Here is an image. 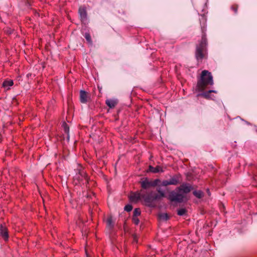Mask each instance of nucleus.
<instances>
[{
  "label": "nucleus",
  "mask_w": 257,
  "mask_h": 257,
  "mask_svg": "<svg viewBox=\"0 0 257 257\" xmlns=\"http://www.w3.org/2000/svg\"><path fill=\"white\" fill-rule=\"evenodd\" d=\"M124 210L127 212H130L133 209V206L132 205L127 204L124 207Z\"/></svg>",
  "instance_id": "4be33fe9"
},
{
  "label": "nucleus",
  "mask_w": 257,
  "mask_h": 257,
  "mask_svg": "<svg viewBox=\"0 0 257 257\" xmlns=\"http://www.w3.org/2000/svg\"><path fill=\"white\" fill-rule=\"evenodd\" d=\"M146 171L147 173L157 174L164 172V170L163 167L160 166L153 167L150 165L148 169Z\"/></svg>",
  "instance_id": "0eeeda50"
},
{
  "label": "nucleus",
  "mask_w": 257,
  "mask_h": 257,
  "mask_svg": "<svg viewBox=\"0 0 257 257\" xmlns=\"http://www.w3.org/2000/svg\"><path fill=\"white\" fill-rule=\"evenodd\" d=\"M79 173H80V176H81V177H84L85 173L83 171L82 172H79Z\"/></svg>",
  "instance_id": "bb28decb"
},
{
  "label": "nucleus",
  "mask_w": 257,
  "mask_h": 257,
  "mask_svg": "<svg viewBox=\"0 0 257 257\" xmlns=\"http://www.w3.org/2000/svg\"><path fill=\"white\" fill-rule=\"evenodd\" d=\"M133 241H134V242H136V243H137V242H138V238H137V236H136V235H134V236H133Z\"/></svg>",
  "instance_id": "393cba45"
},
{
  "label": "nucleus",
  "mask_w": 257,
  "mask_h": 257,
  "mask_svg": "<svg viewBox=\"0 0 257 257\" xmlns=\"http://www.w3.org/2000/svg\"><path fill=\"white\" fill-rule=\"evenodd\" d=\"M143 194V190H141V192H132L130 196V199L132 202H137L140 200L141 198H142Z\"/></svg>",
  "instance_id": "6e6552de"
},
{
  "label": "nucleus",
  "mask_w": 257,
  "mask_h": 257,
  "mask_svg": "<svg viewBox=\"0 0 257 257\" xmlns=\"http://www.w3.org/2000/svg\"><path fill=\"white\" fill-rule=\"evenodd\" d=\"M193 194L198 198H201L203 196V193L201 190H195L193 192Z\"/></svg>",
  "instance_id": "2eb2a0df"
},
{
  "label": "nucleus",
  "mask_w": 257,
  "mask_h": 257,
  "mask_svg": "<svg viewBox=\"0 0 257 257\" xmlns=\"http://www.w3.org/2000/svg\"><path fill=\"white\" fill-rule=\"evenodd\" d=\"M239 5L237 4H233L230 6V9L233 13L234 15H237L238 13V10Z\"/></svg>",
  "instance_id": "f8f14e48"
},
{
  "label": "nucleus",
  "mask_w": 257,
  "mask_h": 257,
  "mask_svg": "<svg viewBox=\"0 0 257 257\" xmlns=\"http://www.w3.org/2000/svg\"><path fill=\"white\" fill-rule=\"evenodd\" d=\"M116 99H107L105 100V104L110 108H114L117 104Z\"/></svg>",
  "instance_id": "9b49d317"
},
{
  "label": "nucleus",
  "mask_w": 257,
  "mask_h": 257,
  "mask_svg": "<svg viewBox=\"0 0 257 257\" xmlns=\"http://www.w3.org/2000/svg\"><path fill=\"white\" fill-rule=\"evenodd\" d=\"M5 32L8 35H11L13 32V30L10 28H6L4 30Z\"/></svg>",
  "instance_id": "5701e85b"
},
{
  "label": "nucleus",
  "mask_w": 257,
  "mask_h": 257,
  "mask_svg": "<svg viewBox=\"0 0 257 257\" xmlns=\"http://www.w3.org/2000/svg\"><path fill=\"white\" fill-rule=\"evenodd\" d=\"M157 191L158 192V193H157V195L159 196V198L160 199L165 197V192L163 190H162L160 187H158L157 188Z\"/></svg>",
  "instance_id": "f3484780"
},
{
  "label": "nucleus",
  "mask_w": 257,
  "mask_h": 257,
  "mask_svg": "<svg viewBox=\"0 0 257 257\" xmlns=\"http://www.w3.org/2000/svg\"><path fill=\"white\" fill-rule=\"evenodd\" d=\"M207 192L208 195L210 196V191H209V190L208 189H207Z\"/></svg>",
  "instance_id": "cd10ccee"
},
{
  "label": "nucleus",
  "mask_w": 257,
  "mask_h": 257,
  "mask_svg": "<svg viewBox=\"0 0 257 257\" xmlns=\"http://www.w3.org/2000/svg\"><path fill=\"white\" fill-rule=\"evenodd\" d=\"M142 198L149 207H153L154 202L156 200H160L157 193L154 191H151L149 193L143 192Z\"/></svg>",
  "instance_id": "39448f33"
},
{
  "label": "nucleus",
  "mask_w": 257,
  "mask_h": 257,
  "mask_svg": "<svg viewBox=\"0 0 257 257\" xmlns=\"http://www.w3.org/2000/svg\"><path fill=\"white\" fill-rule=\"evenodd\" d=\"M0 234L5 240H7L9 238L7 229L2 224L0 226Z\"/></svg>",
  "instance_id": "9d476101"
},
{
  "label": "nucleus",
  "mask_w": 257,
  "mask_h": 257,
  "mask_svg": "<svg viewBox=\"0 0 257 257\" xmlns=\"http://www.w3.org/2000/svg\"><path fill=\"white\" fill-rule=\"evenodd\" d=\"M74 178V181L76 182L75 184H77V182L79 181L80 178L76 177V178Z\"/></svg>",
  "instance_id": "a878e982"
},
{
  "label": "nucleus",
  "mask_w": 257,
  "mask_h": 257,
  "mask_svg": "<svg viewBox=\"0 0 257 257\" xmlns=\"http://www.w3.org/2000/svg\"><path fill=\"white\" fill-rule=\"evenodd\" d=\"M84 36L89 44H92V41L91 40V36L89 33H85Z\"/></svg>",
  "instance_id": "a211bd4d"
},
{
  "label": "nucleus",
  "mask_w": 257,
  "mask_h": 257,
  "mask_svg": "<svg viewBox=\"0 0 257 257\" xmlns=\"http://www.w3.org/2000/svg\"><path fill=\"white\" fill-rule=\"evenodd\" d=\"M62 126L63 128L64 132L66 134H67L68 139H69V127L68 125L65 122H63L62 123Z\"/></svg>",
  "instance_id": "dca6fc26"
},
{
  "label": "nucleus",
  "mask_w": 257,
  "mask_h": 257,
  "mask_svg": "<svg viewBox=\"0 0 257 257\" xmlns=\"http://www.w3.org/2000/svg\"><path fill=\"white\" fill-rule=\"evenodd\" d=\"M160 219L163 220H167L169 218V216L167 213H162L159 215Z\"/></svg>",
  "instance_id": "aec40b11"
},
{
  "label": "nucleus",
  "mask_w": 257,
  "mask_h": 257,
  "mask_svg": "<svg viewBox=\"0 0 257 257\" xmlns=\"http://www.w3.org/2000/svg\"><path fill=\"white\" fill-rule=\"evenodd\" d=\"M186 213V210L184 208H181L178 210L177 214L180 216H183Z\"/></svg>",
  "instance_id": "6ab92c4d"
},
{
  "label": "nucleus",
  "mask_w": 257,
  "mask_h": 257,
  "mask_svg": "<svg viewBox=\"0 0 257 257\" xmlns=\"http://www.w3.org/2000/svg\"><path fill=\"white\" fill-rule=\"evenodd\" d=\"M98 89H99V91L100 92L101 90V89H102L101 87H100L99 86H98Z\"/></svg>",
  "instance_id": "c85d7f7f"
},
{
  "label": "nucleus",
  "mask_w": 257,
  "mask_h": 257,
  "mask_svg": "<svg viewBox=\"0 0 257 257\" xmlns=\"http://www.w3.org/2000/svg\"><path fill=\"white\" fill-rule=\"evenodd\" d=\"M14 84L13 81L12 80H5L3 83V86L5 88H9L10 86H12Z\"/></svg>",
  "instance_id": "4468645a"
},
{
  "label": "nucleus",
  "mask_w": 257,
  "mask_h": 257,
  "mask_svg": "<svg viewBox=\"0 0 257 257\" xmlns=\"http://www.w3.org/2000/svg\"><path fill=\"white\" fill-rule=\"evenodd\" d=\"M213 84V77L211 72L204 70L201 72L200 76L198 78L197 85L195 91L196 92H201L197 95V97H202L206 99L215 100L216 97L212 95L211 93H216L215 90H210L208 91L203 92L208 85Z\"/></svg>",
  "instance_id": "f257e3e1"
},
{
  "label": "nucleus",
  "mask_w": 257,
  "mask_h": 257,
  "mask_svg": "<svg viewBox=\"0 0 257 257\" xmlns=\"http://www.w3.org/2000/svg\"><path fill=\"white\" fill-rule=\"evenodd\" d=\"M201 30V39L198 41L196 45L195 56L198 62H201L203 59L207 58V39L206 37V22L207 18L205 15H201L199 18Z\"/></svg>",
  "instance_id": "f03ea898"
},
{
  "label": "nucleus",
  "mask_w": 257,
  "mask_h": 257,
  "mask_svg": "<svg viewBox=\"0 0 257 257\" xmlns=\"http://www.w3.org/2000/svg\"><path fill=\"white\" fill-rule=\"evenodd\" d=\"M141 214V210L140 208H135L133 212V216L138 217Z\"/></svg>",
  "instance_id": "412c9836"
},
{
  "label": "nucleus",
  "mask_w": 257,
  "mask_h": 257,
  "mask_svg": "<svg viewBox=\"0 0 257 257\" xmlns=\"http://www.w3.org/2000/svg\"><path fill=\"white\" fill-rule=\"evenodd\" d=\"M90 100V95L86 91L81 90L80 91V101L82 103H86Z\"/></svg>",
  "instance_id": "423d86ee"
},
{
  "label": "nucleus",
  "mask_w": 257,
  "mask_h": 257,
  "mask_svg": "<svg viewBox=\"0 0 257 257\" xmlns=\"http://www.w3.org/2000/svg\"><path fill=\"white\" fill-rule=\"evenodd\" d=\"M192 186L188 183H183L168 195V199L172 202L181 203L184 201L186 195L192 189Z\"/></svg>",
  "instance_id": "7ed1b4c3"
},
{
  "label": "nucleus",
  "mask_w": 257,
  "mask_h": 257,
  "mask_svg": "<svg viewBox=\"0 0 257 257\" xmlns=\"http://www.w3.org/2000/svg\"><path fill=\"white\" fill-rule=\"evenodd\" d=\"M180 183L179 178H171L169 180H164L161 182L159 179H157L154 181H150L148 178H145L144 180L140 182L142 187L141 190H149L152 187L155 186H166L168 185H177ZM144 192V191H143Z\"/></svg>",
  "instance_id": "20e7f679"
},
{
  "label": "nucleus",
  "mask_w": 257,
  "mask_h": 257,
  "mask_svg": "<svg viewBox=\"0 0 257 257\" xmlns=\"http://www.w3.org/2000/svg\"><path fill=\"white\" fill-rule=\"evenodd\" d=\"M133 220L134 223L136 225H138L140 222L139 219L138 217L133 216Z\"/></svg>",
  "instance_id": "b1692460"
},
{
  "label": "nucleus",
  "mask_w": 257,
  "mask_h": 257,
  "mask_svg": "<svg viewBox=\"0 0 257 257\" xmlns=\"http://www.w3.org/2000/svg\"><path fill=\"white\" fill-rule=\"evenodd\" d=\"M79 14L81 21H84L87 18V12L85 7H80L79 9Z\"/></svg>",
  "instance_id": "1a4fd4ad"
},
{
  "label": "nucleus",
  "mask_w": 257,
  "mask_h": 257,
  "mask_svg": "<svg viewBox=\"0 0 257 257\" xmlns=\"http://www.w3.org/2000/svg\"><path fill=\"white\" fill-rule=\"evenodd\" d=\"M107 227L109 228H112L114 226V222L112 221L111 216H109L106 219Z\"/></svg>",
  "instance_id": "ddd939ff"
}]
</instances>
